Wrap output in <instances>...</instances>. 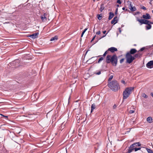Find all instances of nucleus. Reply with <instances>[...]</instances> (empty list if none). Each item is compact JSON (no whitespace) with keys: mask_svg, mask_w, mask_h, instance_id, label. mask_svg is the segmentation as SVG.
Instances as JSON below:
<instances>
[{"mask_svg":"<svg viewBox=\"0 0 153 153\" xmlns=\"http://www.w3.org/2000/svg\"><path fill=\"white\" fill-rule=\"evenodd\" d=\"M106 34H106L105 36H102V37H101V38H103V37H105V36H106Z\"/></svg>","mask_w":153,"mask_h":153,"instance_id":"obj_51","label":"nucleus"},{"mask_svg":"<svg viewBox=\"0 0 153 153\" xmlns=\"http://www.w3.org/2000/svg\"><path fill=\"white\" fill-rule=\"evenodd\" d=\"M66 153H67V150L66 149Z\"/></svg>","mask_w":153,"mask_h":153,"instance_id":"obj_59","label":"nucleus"},{"mask_svg":"<svg viewBox=\"0 0 153 153\" xmlns=\"http://www.w3.org/2000/svg\"><path fill=\"white\" fill-rule=\"evenodd\" d=\"M106 31L105 30V31H103V33H104V34H105V33Z\"/></svg>","mask_w":153,"mask_h":153,"instance_id":"obj_48","label":"nucleus"},{"mask_svg":"<svg viewBox=\"0 0 153 153\" xmlns=\"http://www.w3.org/2000/svg\"><path fill=\"white\" fill-rule=\"evenodd\" d=\"M124 58H122V59H121L120 61V63L121 64L124 61Z\"/></svg>","mask_w":153,"mask_h":153,"instance_id":"obj_31","label":"nucleus"},{"mask_svg":"<svg viewBox=\"0 0 153 153\" xmlns=\"http://www.w3.org/2000/svg\"><path fill=\"white\" fill-rule=\"evenodd\" d=\"M134 111L132 110H131L129 111V113L130 114H132L134 113Z\"/></svg>","mask_w":153,"mask_h":153,"instance_id":"obj_38","label":"nucleus"},{"mask_svg":"<svg viewBox=\"0 0 153 153\" xmlns=\"http://www.w3.org/2000/svg\"><path fill=\"white\" fill-rule=\"evenodd\" d=\"M134 145H137V143H134L131 145L129 147V149H128V151L126 152V153H130L135 148H134Z\"/></svg>","mask_w":153,"mask_h":153,"instance_id":"obj_7","label":"nucleus"},{"mask_svg":"<svg viewBox=\"0 0 153 153\" xmlns=\"http://www.w3.org/2000/svg\"><path fill=\"white\" fill-rule=\"evenodd\" d=\"M95 60H96L95 59L93 60L91 62V63L93 62H94L95 61Z\"/></svg>","mask_w":153,"mask_h":153,"instance_id":"obj_46","label":"nucleus"},{"mask_svg":"<svg viewBox=\"0 0 153 153\" xmlns=\"http://www.w3.org/2000/svg\"><path fill=\"white\" fill-rule=\"evenodd\" d=\"M108 50L107 51H105V52L104 53V54H103V56H106V55L107 54H108Z\"/></svg>","mask_w":153,"mask_h":153,"instance_id":"obj_28","label":"nucleus"},{"mask_svg":"<svg viewBox=\"0 0 153 153\" xmlns=\"http://www.w3.org/2000/svg\"><path fill=\"white\" fill-rule=\"evenodd\" d=\"M103 59V58L102 57H101L99 59V61H98V63H100L101 61Z\"/></svg>","mask_w":153,"mask_h":153,"instance_id":"obj_30","label":"nucleus"},{"mask_svg":"<svg viewBox=\"0 0 153 153\" xmlns=\"http://www.w3.org/2000/svg\"><path fill=\"white\" fill-rule=\"evenodd\" d=\"M87 30V28H86L83 31V32H82V34H81V36L82 37L83 35H84V34L85 33V31Z\"/></svg>","mask_w":153,"mask_h":153,"instance_id":"obj_24","label":"nucleus"},{"mask_svg":"<svg viewBox=\"0 0 153 153\" xmlns=\"http://www.w3.org/2000/svg\"><path fill=\"white\" fill-rule=\"evenodd\" d=\"M142 96L144 98H147V96L145 94L143 93L142 94Z\"/></svg>","mask_w":153,"mask_h":153,"instance_id":"obj_27","label":"nucleus"},{"mask_svg":"<svg viewBox=\"0 0 153 153\" xmlns=\"http://www.w3.org/2000/svg\"><path fill=\"white\" fill-rule=\"evenodd\" d=\"M98 19L99 20H101L102 19V16L100 15H98Z\"/></svg>","mask_w":153,"mask_h":153,"instance_id":"obj_33","label":"nucleus"},{"mask_svg":"<svg viewBox=\"0 0 153 153\" xmlns=\"http://www.w3.org/2000/svg\"><path fill=\"white\" fill-rule=\"evenodd\" d=\"M152 27L151 25L149 24H148V26H146V29L148 30L151 29Z\"/></svg>","mask_w":153,"mask_h":153,"instance_id":"obj_20","label":"nucleus"},{"mask_svg":"<svg viewBox=\"0 0 153 153\" xmlns=\"http://www.w3.org/2000/svg\"><path fill=\"white\" fill-rule=\"evenodd\" d=\"M125 8L124 7H123L122 8V9L123 10H125Z\"/></svg>","mask_w":153,"mask_h":153,"instance_id":"obj_50","label":"nucleus"},{"mask_svg":"<svg viewBox=\"0 0 153 153\" xmlns=\"http://www.w3.org/2000/svg\"><path fill=\"white\" fill-rule=\"evenodd\" d=\"M95 108H96V105H95V104L94 103L92 104L91 106V112L92 113L93 111L94 110V109H95Z\"/></svg>","mask_w":153,"mask_h":153,"instance_id":"obj_17","label":"nucleus"},{"mask_svg":"<svg viewBox=\"0 0 153 153\" xmlns=\"http://www.w3.org/2000/svg\"><path fill=\"white\" fill-rule=\"evenodd\" d=\"M116 107L117 105L115 104H114L113 106V108L114 109H115L116 108Z\"/></svg>","mask_w":153,"mask_h":153,"instance_id":"obj_42","label":"nucleus"},{"mask_svg":"<svg viewBox=\"0 0 153 153\" xmlns=\"http://www.w3.org/2000/svg\"><path fill=\"white\" fill-rule=\"evenodd\" d=\"M47 14L46 13H44L43 15L41 16V18L42 20V22H45L47 21Z\"/></svg>","mask_w":153,"mask_h":153,"instance_id":"obj_11","label":"nucleus"},{"mask_svg":"<svg viewBox=\"0 0 153 153\" xmlns=\"http://www.w3.org/2000/svg\"><path fill=\"white\" fill-rule=\"evenodd\" d=\"M151 95L153 97V93H151Z\"/></svg>","mask_w":153,"mask_h":153,"instance_id":"obj_49","label":"nucleus"},{"mask_svg":"<svg viewBox=\"0 0 153 153\" xmlns=\"http://www.w3.org/2000/svg\"><path fill=\"white\" fill-rule=\"evenodd\" d=\"M117 2L120 4H121L122 3L121 1L120 0H117Z\"/></svg>","mask_w":153,"mask_h":153,"instance_id":"obj_36","label":"nucleus"},{"mask_svg":"<svg viewBox=\"0 0 153 153\" xmlns=\"http://www.w3.org/2000/svg\"><path fill=\"white\" fill-rule=\"evenodd\" d=\"M126 59V63L130 64L135 59L134 56L131 55L129 54H126L125 56Z\"/></svg>","mask_w":153,"mask_h":153,"instance_id":"obj_4","label":"nucleus"},{"mask_svg":"<svg viewBox=\"0 0 153 153\" xmlns=\"http://www.w3.org/2000/svg\"><path fill=\"white\" fill-rule=\"evenodd\" d=\"M126 11H127L128 10L127 9H126Z\"/></svg>","mask_w":153,"mask_h":153,"instance_id":"obj_58","label":"nucleus"},{"mask_svg":"<svg viewBox=\"0 0 153 153\" xmlns=\"http://www.w3.org/2000/svg\"><path fill=\"white\" fill-rule=\"evenodd\" d=\"M108 51H110L111 53H113L115 51H117V49L116 48L114 47H111L108 49Z\"/></svg>","mask_w":153,"mask_h":153,"instance_id":"obj_12","label":"nucleus"},{"mask_svg":"<svg viewBox=\"0 0 153 153\" xmlns=\"http://www.w3.org/2000/svg\"><path fill=\"white\" fill-rule=\"evenodd\" d=\"M118 8L116 9V10L115 12V14L117 15V14Z\"/></svg>","mask_w":153,"mask_h":153,"instance_id":"obj_41","label":"nucleus"},{"mask_svg":"<svg viewBox=\"0 0 153 153\" xmlns=\"http://www.w3.org/2000/svg\"><path fill=\"white\" fill-rule=\"evenodd\" d=\"M96 35H95L94 37H93V38H92V40H91V42H92V41H93L94 40V39H95V37H96Z\"/></svg>","mask_w":153,"mask_h":153,"instance_id":"obj_39","label":"nucleus"},{"mask_svg":"<svg viewBox=\"0 0 153 153\" xmlns=\"http://www.w3.org/2000/svg\"><path fill=\"white\" fill-rule=\"evenodd\" d=\"M34 115L33 114H28V116H25L26 117H28L29 118H32L33 117Z\"/></svg>","mask_w":153,"mask_h":153,"instance_id":"obj_23","label":"nucleus"},{"mask_svg":"<svg viewBox=\"0 0 153 153\" xmlns=\"http://www.w3.org/2000/svg\"><path fill=\"white\" fill-rule=\"evenodd\" d=\"M117 7H119V4H117Z\"/></svg>","mask_w":153,"mask_h":153,"instance_id":"obj_52","label":"nucleus"},{"mask_svg":"<svg viewBox=\"0 0 153 153\" xmlns=\"http://www.w3.org/2000/svg\"><path fill=\"white\" fill-rule=\"evenodd\" d=\"M146 48L145 47H143L141 48L139 51H143Z\"/></svg>","mask_w":153,"mask_h":153,"instance_id":"obj_29","label":"nucleus"},{"mask_svg":"<svg viewBox=\"0 0 153 153\" xmlns=\"http://www.w3.org/2000/svg\"><path fill=\"white\" fill-rule=\"evenodd\" d=\"M147 120L149 123H152V118L150 117H148L147 118Z\"/></svg>","mask_w":153,"mask_h":153,"instance_id":"obj_19","label":"nucleus"},{"mask_svg":"<svg viewBox=\"0 0 153 153\" xmlns=\"http://www.w3.org/2000/svg\"><path fill=\"white\" fill-rule=\"evenodd\" d=\"M134 89V88L130 87L126 88L124 91L123 93V99H127L131 93L132 91Z\"/></svg>","mask_w":153,"mask_h":153,"instance_id":"obj_3","label":"nucleus"},{"mask_svg":"<svg viewBox=\"0 0 153 153\" xmlns=\"http://www.w3.org/2000/svg\"><path fill=\"white\" fill-rule=\"evenodd\" d=\"M93 1H94H94H95V0H93Z\"/></svg>","mask_w":153,"mask_h":153,"instance_id":"obj_55","label":"nucleus"},{"mask_svg":"<svg viewBox=\"0 0 153 153\" xmlns=\"http://www.w3.org/2000/svg\"><path fill=\"white\" fill-rule=\"evenodd\" d=\"M101 32L100 31H98L96 32V34L97 35H99L100 34Z\"/></svg>","mask_w":153,"mask_h":153,"instance_id":"obj_40","label":"nucleus"},{"mask_svg":"<svg viewBox=\"0 0 153 153\" xmlns=\"http://www.w3.org/2000/svg\"><path fill=\"white\" fill-rule=\"evenodd\" d=\"M118 21L117 17V16L115 17L111 21L112 24H114V25L117 23Z\"/></svg>","mask_w":153,"mask_h":153,"instance_id":"obj_14","label":"nucleus"},{"mask_svg":"<svg viewBox=\"0 0 153 153\" xmlns=\"http://www.w3.org/2000/svg\"><path fill=\"white\" fill-rule=\"evenodd\" d=\"M135 143H137V146H141V144L140 142H137Z\"/></svg>","mask_w":153,"mask_h":153,"instance_id":"obj_37","label":"nucleus"},{"mask_svg":"<svg viewBox=\"0 0 153 153\" xmlns=\"http://www.w3.org/2000/svg\"><path fill=\"white\" fill-rule=\"evenodd\" d=\"M137 52V50L135 48L131 49L129 51L127 52L126 54H129L131 55L135 54Z\"/></svg>","mask_w":153,"mask_h":153,"instance_id":"obj_8","label":"nucleus"},{"mask_svg":"<svg viewBox=\"0 0 153 153\" xmlns=\"http://www.w3.org/2000/svg\"><path fill=\"white\" fill-rule=\"evenodd\" d=\"M104 9V4H102L100 6V10L101 11H102L103 9Z\"/></svg>","mask_w":153,"mask_h":153,"instance_id":"obj_21","label":"nucleus"},{"mask_svg":"<svg viewBox=\"0 0 153 153\" xmlns=\"http://www.w3.org/2000/svg\"><path fill=\"white\" fill-rule=\"evenodd\" d=\"M121 82L123 84H125V81H123V80H122L121 81Z\"/></svg>","mask_w":153,"mask_h":153,"instance_id":"obj_44","label":"nucleus"},{"mask_svg":"<svg viewBox=\"0 0 153 153\" xmlns=\"http://www.w3.org/2000/svg\"><path fill=\"white\" fill-rule=\"evenodd\" d=\"M38 34V33H35L32 35H30V37L33 39H34L37 37V36Z\"/></svg>","mask_w":153,"mask_h":153,"instance_id":"obj_15","label":"nucleus"},{"mask_svg":"<svg viewBox=\"0 0 153 153\" xmlns=\"http://www.w3.org/2000/svg\"><path fill=\"white\" fill-rule=\"evenodd\" d=\"M108 85L110 89L115 92L117 91L120 88L118 82L115 80H113L111 82H108Z\"/></svg>","mask_w":153,"mask_h":153,"instance_id":"obj_2","label":"nucleus"},{"mask_svg":"<svg viewBox=\"0 0 153 153\" xmlns=\"http://www.w3.org/2000/svg\"><path fill=\"white\" fill-rule=\"evenodd\" d=\"M137 146V145H134V147H135V146Z\"/></svg>","mask_w":153,"mask_h":153,"instance_id":"obj_53","label":"nucleus"},{"mask_svg":"<svg viewBox=\"0 0 153 153\" xmlns=\"http://www.w3.org/2000/svg\"><path fill=\"white\" fill-rule=\"evenodd\" d=\"M0 115H1V116H3L4 117H6V118H7L8 117V116H4V115H3L2 114H0Z\"/></svg>","mask_w":153,"mask_h":153,"instance_id":"obj_43","label":"nucleus"},{"mask_svg":"<svg viewBox=\"0 0 153 153\" xmlns=\"http://www.w3.org/2000/svg\"><path fill=\"white\" fill-rule=\"evenodd\" d=\"M94 74H95L96 75H100L101 74V71H99L97 72H95L94 73Z\"/></svg>","mask_w":153,"mask_h":153,"instance_id":"obj_26","label":"nucleus"},{"mask_svg":"<svg viewBox=\"0 0 153 153\" xmlns=\"http://www.w3.org/2000/svg\"><path fill=\"white\" fill-rule=\"evenodd\" d=\"M137 20L140 23V25H142L143 24L148 25V24H149V21L147 20L140 19L137 18Z\"/></svg>","mask_w":153,"mask_h":153,"instance_id":"obj_5","label":"nucleus"},{"mask_svg":"<svg viewBox=\"0 0 153 153\" xmlns=\"http://www.w3.org/2000/svg\"><path fill=\"white\" fill-rule=\"evenodd\" d=\"M96 57H91V58L90 59H89L88 60H87V62H88L89 61V60H90V59H93L94 58H95L96 59Z\"/></svg>","mask_w":153,"mask_h":153,"instance_id":"obj_35","label":"nucleus"},{"mask_svg":"<svg viewBox=\"0 0 153 153\" xmlns=\"http://www.w3.org/2000/svg\"><path fill=\"white\" fill-rule=\"evenodd\" d=\"M128 3L129 4V9L131 11H134L136 10V8L135 6H133V5L132 4L131 2L130 1H127Z\"/></svg>","mask_w":153,"mask_h":153,"instance_id":"obj_6","label":"nucleus"},{"mask_svg":"<svg viewBox=\"0 0 153 153\" xmlns=\"http://www.w3.org/2000/svg\"><path fill=\"white\" fill-rule=\"evenodd\" d=\"M57 39L58 36H55L54 37L51 38L50 39V41H52L54 40H56Z\"/></svg>","mask_w":153,"mask_h":153,"instance_id":"obj_18","label":"nucleus"},{"mask_svg":"<svg viewBox=\"0 0 153 153\" xmlns=\"http://www.w3.org/2000/svg\"><path fill=\"white\" fill-rule=\"evenodd\" d=\"M113 75H111L110 76V77H109V78L108 79V81H111V79H113Z\"/></svg>","mask_w":153,"mask_h":153,"instance_id":"obj_25","label":"nucleus"},{"mask_svg":"<svg viewBox=\"0 0 153 153\" xmlns=\"http://www.w3.org/2000/svg\"><path fill=\"white\" fill-rule=\"evenodd\" d=\"M142 54L143 53H142L140 52V51H138L137 53H135L134 55V56L135 59L136 58H140L141 57Z\"/></svg>","mask_w":153,"mask_h":153,"instance_id":"obj_10","label":"nucleus"},{"mask_svg":"<svg viewBox=\"0 0 153 153\" xmlns=\"http://www.w3.org/2000/svg\"><path fill=\"white\" fill-rule=\"evenodd\" d=\"M152 13H153V10L152 11Z\"/></svg>","mask_w":153,"mask_h":153,"instance_id":"obj_57","label":"nucleus"},{"mask_svg":"<svg viewBox=\"0 0 153 153\" xmlns=\"http://www.w3.org/2000/svg\"><path fill=\"white\" fill-rule=\"evenodd\" d=\"M140 8L143 10H146V7H145L144 6H142Z\"/></svg>","mask_w":153,"mask_h":153,"instance_id":"obj_34","label":"nucleus"},{"mask_svg":"<svg viewBox=\"0 0 153 153\" xmlns=\"http://www.w3.org/2000/svg\"><path fill=\"white\" fill-rule=\"evenodd\" d=\"M117 62L118 58L116 54H114L113 55H108L106 57V63L108 64L111 63L114 66H117Z\"/></svg>","mask_w":153,"mask_h":153,"instance_id":"obj_1","label":"nucleus"},{"mask_svg":"<svg viewBox=\"0 0 153 153\" xmlns=\"http://www.w3.org/2000/svg\"><path fill=\"white\" fill-rule=\"evenodd\" d=\"M150 0L151 1H153V0Z\"/></svg>","mask_w":153,"mask_h":153,"instance_id":"obj_56","label":"nucleus"},{"mask_svg":"<svg viewBox=\"0 0 153 153\" xmlns=\"http://www.w3.org/2000/svg\"><path fill=\"white\" fill-rule=\"evenodd\" d=\"M146 150L148 153H153V151L149 149L146 148Z\"/></svg>","mask_w":153,"mask_h":153,"instance_id":"obj_22","label":"nucleus"},{"mask_svg":"<svg viewBox=\"0 0 153 153\" xmlns=\"http://www.w3.org/2000/svg\"><path fill=\"white\" fill-rule=\"evenodd\" d=\"M149 23H150V24H153V22H150L149 21Z\"/></svg>","mask_w":153,"mask_h":153,"instance_id":"obj_47","label":"nucleus"},{"mask_svg":"<svg viewBox=\"0 0 153 153\" xmlns=\"http://www.w3.org/2000/svg\"><path fill=\"white\" fill-rule=\"evenodd\" d=\"M153 47V44L151 46H150V47Z\"/></svg>","mask_w":153,"mask_h":153,"instance_id":"obj_54","label":"nucleus"},{"mask_svg":"<svg viewBox=\"0 0 153 153\" xmlns=\"http://www.w3.org/2000/svg\"><path fill=\"white\" fill-rule=\"evenodd\" d=\"M118 29H119V32H120V33H121V28H119Z\"/></svg>","mask_w":153,"mask_h":153,"instance_id":"obj_45","label":"nucleus"},{"mask_svg":"<svg viewBox=\"0 0 153 153\" xmlns=\"http://www.w3.org/2000/svg\"><path fill=\"white\" fill-rule=\"evenodd\" d=\"M109 16L108 19L110 20H111L112 18L114 16V14L113 13L110 12L109 13Z\"/></svg>","mask_w":153,"mask_h":153,"instance_id":"obj_16","label":"nucleus"},{"mask_svg":"<svg viewBox=\"0 0 153 153\" xmlns=\"http://www.w3.org/2000/svg\"><path fill=\"white\" fill-rule=\"evenodd\" d=\"M140 149H141L140 148H135L134 150H135V151L136 152V151H137L138 150H140Z\"/></svg>","mask_w":153,"mask_h":153,"instance_id":"obj_32","label":"nucleus"},{"mask_svg":"<svg viewBox=\"0 0 153 153\" xmlns=\"http://www.w3.org/2000/svg\"><path fill=\"white\" fill-rule=\"evenodd\" d=\"M146 66L147 68H153V60H151L149 62L146 64Z\"/></svg>","mask_w":153,"mask_h":153,"instance_id":"obj_9","label":"nucleus"},{"mask_svg":"<svg viewBox=\"0 0 153 153\" xmlns=\"http://www.w3.org/2000/svg\"><path fill=\"white\" fill-rule=\"evenodd\" d=\"M143 18L146 19H150L151 18V17L149 13H146L145 15H143L142 16Z\"/></svg>","mask_w":153,"mask_h":153,"instance_id":"obj_13","label":"nucleus"}]
</instances>
